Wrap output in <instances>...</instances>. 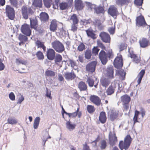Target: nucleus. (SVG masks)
<instances>
[{
    "instance_id": "nucleus-1",
    "label": "nucleus",
    "mask_w": 150,
    "mask_h": 150,
    "mask_svg": "<svg viewBox=\"0 0 150 150\" xmlns=\"http://www.w3.org/2000/svg\"><path fill=\"white\" fill-rule=\"evenodd\" d=\"M113 56L112 50H109L107 53L104 51L101 50L99 54V58L103 65H105L108 62L107 57L109 58H112Z\"/></svg>"
},
{
    "instance_id": "nucleus-2",
    "label": "nucleus",
    "mask_w": 150,
    "mask_h": 150,
    "mask_svg": "<svg viewBox=\"0 0 150 150\" xmlns=\"http://www.w3.org/2000/svg\"><path fill=\"white\" fill-rule=\"evenodd\" d=\"M132 141V138L129 135H127L124 139V142L123 141H120L119 146L121 150L125 149L126 150L129 147Z\"/></svg>"
},
{
    "instance_id": "nucleus-3",
    "label": "nucleus",
    "mask_w": 150,
    "mask_h": 150,
    "mask_svg": "<svg viewBox=\"0 0 150 150\" xmlns=\"http://www.w3.org/2000/svg\"><path fill=\"white\" fill-rule=\"evenodd\" d=\"M85 3L88 7L92 10H94V12L96 14H104L105 11L103 7L100 6H97L95 5L88 2H85Z\"/></svg>"
},
{
    "instance_id": "nucleus-4",
    "label": "nucleus",
    "mask_w": 150,
    "mask_h": 150,
    "mask_svg": "<svg viewBox=\"0 0 150 150\" xmlns=\"http://www.w3.org/2000/svg\"><path fill=\"white\" fill-rule=\"evenodd\" d=\"M51 45L52 47L58 53H61L64 51L63 45L59 41L56 40L52 42Z\"/></svg>"
},
{
    "instance_id": "nucleus-5",
    "label": "nucleus",
    "mask_w": 150,
    "mask_h": 150,
    "mask_svg": "<svg viewBox=\"0 0 150 150\" xmlns=\"http://www.w3.org/2000/svg\"><path fill=\"white\" fill-rule=\"evenodd\" d=\"M21 12L23 18L27 19L29 16L33 14L34 11L31 7L27 8L26 6H23L21 8Z\"/></svg>"
},
{
    "instance_id": "nucleus-6",
    "label": "nucleus",
    "mask_w": 150,
    "mask_h": 150,
    "mask_svg": "<svg viewBox=\"0 0 150 150\" xmlns=\"http://www.w3.org/2000/svg\"><path fill=\"white\" fill-rule=\"evenodd\" d=\"M6 14L9 19L13 20L15 17V11L13 8L10 6L7 5L6 8Z\"/></svg>"
},
{
    "instance_id": "nucleus-7",
    "label": "nucleus",
    "mask_w": 150,
    "mask_h": 150,
    "mask_svg": "<svg viewBox=\"0 0 150 150\" xmlns=\"http://www.w3.org/2000/svg\"><path fill=\"white\" fill-rule=\"evenodd\" d=\"M113 64L115 67L117 68H121L123 66V62L121 55L118 54L117 56L115 59Z\"/></svg>"
},
{
    "instance_id": "nucleus-8",
    "label": "nucleus",
    "mask_w": 150,
    "mask_h": 150,
    "mask_svg": "<svg viewBox=\"0 0 150 150\" xmlns=\"http://www.w3.org/2000/svg\"><path fill=\"white\" fill-rule=\"evenodd\" d=\"M86 82L90 87H92L94 86L95 88H97L99 80H97L96 78H95V80L91 77L87 76Z\"/></svg>"
},
{
    "instance_id": "nucleus-9",
    "label": "nucleus",
    "mask_w": 150,
    "mask_h": 150,
    "mask_svg": "<svg viewBox=\"0 0 150 150\" xmlns=\"http://www.w3.org/2000/svg\"><path fill=\"white\" fill-rule=\"evenodd\" d=\"M117 85V83L115 81L111 83L110 85L106 91V93L107 95H111L114 93Z\"/></svg>"
},
{
    "instance_id": "nucleus-10",
    "label": "nucleus",
    "mask_w": 150,
    "mask_h": 150,
    "mask_svg": "<svg viewBox=\"0 0 150 150\" xmlns=\"http://www.w3.org/2000/svg\"><path fill=\"white\" fill-rule=\"evenodd\" d=\"M146 112L145 110L142 108H140V111H139L137 110L135 111L134 115L133 118L134 123L138 122L137 119L138 115L140 114L142 116V118H143L145 115Z\"/></svg>"
},
{
    "instance_id": "nucleus-11",
    "label": "nucleus",
    "mask_w": 150,
    "mask_h": 150,
    "mask_svg": "<svg viewBox=\"0 0 150 150\" xmlns=\"http://www.w3.org/2000/svg\"><path fill=\"white\" fill-rule=\"evenodd\" d=\"M97 62L93 61L88 64L86 66V71L89 73H92L95 70L96 65Z\"/></svg>"
},
{
    "instance_id": "nucleus-12",
    "label": "nucleus",
    "mask_w": 150,
    "mask_h": 150,
    "mask_svg": "<svg viewBox=\"0 0 150 150\" xmlns=\"http://www.w3.org/2000/svg\"><path fill=\"white\" fill-rule=\"evenodd\" d=\"M109 140L110 145L112 146L117 142V138L116 136L115 133L113 132H110Z\"/></svg>"
},
{
    "instance_id": "nucleus-13",
    "label": "nucleus",
    "mask_w": 150,
    "mask_h": 150,
    "mask_svg": "<svg viewBox=\"0 0 150 150\" xmlns=\"http://www.w3.org/2000/svg\"><path fill=\"white\" fill-rule=\"evenodd\" d=\"M99 36L103 42L107 43L110 42V38L108 33L103 32H101L100 33Z\"/></svg>"
},
{
    "instance_id": "nucleus-14",
    "label": "nucleus",
    "mask_w": 150,
    "mask_h": 150,
    "mask_svg": "<svg viewBox=\"0 0 150 150\" xmlns=\"http://www.w3.org/2000/svg\"><path fill=\"white\" fill-rule=\"evenodd\" d=\"M21 31L23 34L27 36H30L31 32L29 26L27 24L22 25Z\"/></svg>"
},
{
    "instance_id": "nucleus-15",
    "label": "nucleus",
    "mask_w": 150,
    "mask_h": 150,
    "mask_svg": "<svg viewBox=\"0 0 150 150\" xmlns=\"http://www.w3.org/2000/svg\"><path fill=\"white\" fill-rule=\"evenodd\" d=\"M136 25L139 26H142L144 27V26L145 25H147L144 18L142 16H140L137 17Z\"/></svg>"
},
{
    "instance_id": "nucleus-16",
    "label": "nucleus",
    "mask_w": 150,
    "mask_h": 150,
    "mask_svg": "<svg viewBox=\"0 0 150 150\" xmlns=\"http://www.w3.org/2000/svg\"><path fill=\"white\" fill-rule=\"evenodd\" d=\"M55 52L54 50L51 48L47 49V59L50 60H53L55 56Z\"/></svg>"
},
{
    "instance_id": "nucleus-17",
    "label": "nucleus",
    "mask_w": 150,
    "mask_h": 150,
    "mask_svg": "<svg viewBox=\"0 0 150 150\" xmlns=\"http://www.w3.org/2000/svg\"><path fill=\"white\" fill-rule=\"evenodd\" d=\"M108 13L114 18H115L118 14L117 8L114 6H111L109 8Z\"/></svg>"
},
{
    "instance_id": "nucleus-18",
    "label": "nucleus",
    "mask_w": 150,
    "mask_h": 150,
    "mask_svg": "<svg viewBox=\"0 0 150 150\" xmlns=\"http://www.w3.org/2000/svg\"><path fill=\"white\" fill-rule=\"evenodd\" d=\"M90 100L97 106H99L100 104V100L98 97L94 95L91 96L90 97Z\"/></svg>"
},
{
    "instance_id": "nucleus-19",
    "label": "nucleus",
    "mask_w": 150,
    "mask_h": 150,
    "mask_svg": "<svg viewBox=\"0 0 150 150\" xmlns=\"http://www.w3.org/2000/svg\"><path fill=\"white\" fill-rule=\"evenodd\" d=\"M64 76L65 79L68 81L72 80L76 77V76L74 72H65Z\"/></svg>"
},
{
    "instance_id": "nucleus-20",
    "label": "nucleus",
    "mask_w": 150,
    "mask_h": 150,
    "mask_svg": "<svg viewBox=\"0 0 150 150\" xmlns=\"http://www.w3.org/2000/svg\"><path fill=\"white\" fill-rule=\"evenodd\" d=\"M111 81L108 79L102 78L100 80V83L103 87L106 88L110 84Z\"/></svg>"
},
{
    "instance_id": "nucleus-21",
    "label": "nucleus",
    "mask_w": 150,
    "mask_h": 150,
    "mask_svg": "<svg viewBox=\"0 0 150 150\" xmlns=\"http://www.w3.org/2000/svg\"><path fill=\"white\" fill-rule=\"evenodd\" d=\"M75 7L76 10H80L83 8L84 6L81 0H75Z\"/></svg>"
},
{
    "instance_id": "nucleus-22",
    "label": "nucleus",
    "mask_w": 150,
    "mask_h": 150,
    "mask_svg": "<svg viewBox=\"0 0 150 150\" xmlns=\"http://www.w3.org/2000/svg\"><path fill=\"white\" fill-rule=\"evenodd\" d=\"M106 74L109 78L111 79L113 78V69L112 66L108 67L106 69Z\"/></svg>"
},
{
    "instance_id": "nucleus-23",
    "label": "nucleus",
    "mask_w": 150,
    "mask_h": 150,
    "mask_svg": "<svg viewBox=\"0 0 150 150\" xmlns=\"http://www.w3.org/2000/svg\"><path fill=\"white\" fill-rule=\"evenodd\" d=\"M86 32L88 37L91 38L93 39L96 38V35L94 33L93 30L91 28L88 29L86 30Z\"/></svg>"
},
{
    "instance_id": "nucleus-24",
    "label": "nucleus",
    "mask_w": 150,
    "mask_h": 150,
    "mask_svg": "<svg viewBox=\"0 0 150 150\" xmlns=\"http://www.w3.org/2000/svg\"><path fill=\"white\" fill-rule=\"evenodd\" d=\"M140 46L142 48L147 47L149 44V40L146 38H143L139 41Z\"/></svg>"
},
{
    "instance_id": "nucleus-25",
    "label": "nucleus",
    "mask_w": 150,
    "mask_h": 150,
    "mask_svg": "<svg viewBox=\"0 0 150 150\" xmlns=\"http://www.w3.org/2000/svg\"><path fill=\"white\" fill-rule=\"evenodd\" d=\"M66 126L67 128L71 131L75 129L76 125L75 124L72 123L70 121H67L66 123Z\"/></svg>"
},
{
    "instance_id": "nucleus-26",
    "label": "nucleus",
    "mask_w": 150,
    "mask_h": 150,
    "mask_svg": "<svg viewBox=\"0 0 150 150\" xmlns=\"http://www.w3.org/2000/svg\"><path fill=\"white\" fill-rule=\"evenodd\" d=\"M57 24L56 21L55 20H53L51 22L50 25V30L52 32H54L57 30Z\"/></svg>"
},
{
    "instance_id": "nucleus-27",
    "label": "nucleus",
    "mask_w": 150,
    "mask_h": 150,
    "mask_svg": "<svg viewBox=\"0 0 150 150\" xmlns=\"http://www.w3.org/2000/svg\"><path fill=\"white\" fill-rule=\"evenodd\" d=\"M30 24L32 28L36 29L37 27L38 21L35 18L32 19L30 18Z\"/></svg>"
},
{
    "instance_id": "nucleus-28",
    "label": "nucleus",
    "mask_w": 150,
    "mask_h": 150,
    "mask_svg": "<svg viewBox=\"0 0 150 150\" xmlns=\"http://www.w3.org/2000/svg\"><path fill=\"white\" fill-rule=\"evenodd\" d=\"M78 88L81 91H84L87 90V85L84 82L82 81L79 83Z\"/></svg>"
},
{
    "instance_id": "nucleus-29",
    "label": "nucleus",
    "mask_w": 150,
    "mask_h": 150,
    "mask_svg": "<svg viewBox=\"0 0 150 150\" xmlns=\"http://www.w3.org/2000/svg\"><path fill=\"white\" fill-rule=\"evenodd\" d=\"M41 20L43 22L48 21L49 19L48 14L45 12H42L40 15Z\"/></svg>"
},
{
    "instance_id": "nucleus-30",
    "label": "nucleus",
    "mask_w": 150,
    "mask_h": 150,
    "mask_svg": "<svg viewBox=\"0 0 150 150\" xmlns=\"http://www.w3.org/2000/svg\"><path fill=\"white\" fill-rule=\"evenodd\" d=\"M99 120L102 123H104L106 120V117L105 112H101L100 114Z\"/></svg>"
},
{
    "instance_id": "nucleus-31",
    "label": "nucleus",
    "mask_w": 150,
    "mask_h": 150,
    "mask_svg": "<svg viewBox=\"0 0 150 150\" xmlns=\"http://www.w3.org/2000/svg\"><path fill=\"white\" fill-rule=\"evenodd\" d=\"M121 100L123 103H129L130 100V97L127 95H125L121 97Z\"/></svg>"
},
{
    "instance_id": "nucleus-32",
    "label": "nucleus",
    "mask_w": 150,
    "mask_h": 150,
    "mask_svg": "<svg viewBox=\"0 0 150 150\" xmlns=\"http://www.w3.org/2000/svg\"><path fill=\"white\" fill-rule=\"evenodd\" d=\"M129 52H130L129 50ZM128 56L132 58H133L134 61L136 63L139 62L140 61V59L137 57L136 55L134 54L133 53H131L129 52V54L128 55Z\"/></svg>"
},
{
    "instance_id": "nucleus-33",
    "label": "nucleus",
    "mask_w": 150,
    "mask_h": 150,
    "mask_svg": "<svg viewBox=\"0 0 150 150\" xmlns=\"http://www.w3.org/2000/svg\"><path fill=\"white\" fill-rule=\"evenodd\" d=\"M130 0H116L117 4L119 6H122L124 4H127Z\"/></svg>"
},
{
    "instance_id": "nucleus-34",
    "label": "nucleus",
    "mask_w": 150,
    "mask_h": 150,
    "mask_svg": "<svg viewBox=\"0 0 150 150\" xmlns=\"http://www.w3.org/2000/svg\"><path fill=\"white\" fill-rule=\"evenodd\" d=\"M32 5L35 7L40 8L42 7V0H33Z\"/></svg>"
},
{
    "instance_id": "nucleus-35",
    "label": "nucleus",
    "mask_w": 150,
    "mask_h": 150,
    "mask_svg": "<svg viewBox=\"0 0 150 150\" xmlns=\"http://www.w3.org/2000/svg\"><path fill=\"white\" fill-rule=\"evenodd\" d=\"M36 45L38 48H42L44 51L46 50V47L44 45V43L39 40H37L35 42Z\"/></svg>"
},
{
    "instance_id": "nucleus-36",
    "label": "nucleus",
    "mask_w": 150,
    "mask_h": 150,
    "mask_svg": "<svg viewBox=\"0 0 150 150\" xmlns=\"http://www.w3.org/2000/svg\"><path fill=\"white\" fill-rule=\"evenodd\" d=\"M55 75V73L54 71L50 70L47 69L45 71V75L48 77H54Z\"/></svg>"
},
{
    "instance_id": "nucleus-37",
    "label": "nucleus",
    "mask_w": 150,
    "mask_h": 150,
    "mask_svg": "<svg viewBox=\"0 0 150 150\" xmlns=\"http://www.w3.org/2000/svg\"><path fill=\"white\" fill-rule=\"evenodd\" d=\"M40 120V118L39 117H37L35 118L33 124V127L34 129L38 128L39 125Z\"/></svg>"
},
{
    "instance_id": "nucleus-38",
    "label": "nucleus",
    "mask_w": 150,
    "mask_h": 150,
    "mask_svg": "<svg viewBox=\"0 0 150 150\" xmlns=\"http://www.w3.org/2000/svg\"><path fill=\"white\" fill-rule=\"evenodd\" d=\"M18 39L21 42L24 43H25L28 40V38L26 36L21 34L19 35Z\"/></svg>"
},
{
    "instance_id": "nucleus-39",
    "label": "nucleus",
    "mask_w": 150,
    "mask_h": 150,
    "mask_svg": "<svg viewBox=\"0 0 150 150\" xmlns=\"http://www.w3.org/2000/svg\"><path fill=\"white\" fill-rule=\"evenodd\" d=\"M54 58L55 62L56 64H58V63L61 62L62 60V57L59 54H57L56 56H55Z\"/></svg>"
},
{
    "instance_id": "nucleus-40",
    "label": "nucleus",
    "mask_w": 150,
    "mask_h": 150,
    "mask_svg": "<svg viewBox=\"0 0 150 150\" xmlns=\"http://www.w3.org/2000/svg\"><path fill=\"white\" fill-rule=\"evenodd\" d=\"M92 55V52L91 50H87L85 53V57L87 59H90Z\"/></svg>"
},
{
    "instance_id": "nucleus-41",
    "label": "nucleus",
    "mask_w": 150,
    "mask_h": 150,
    "mask_svg": "<svg viewBox=\"0 0 150 150\" xmlns=\"http://www.w3.org/2000/svg\"><path fill=\"white\" fill-rule=\"evenodd\" d=\"M8 123L11 125L15 124L18 122L17 120L14 117H9L7 120Z\"/></svg>"
},
{
    "instance_id": "nucleus-42",
    "label": "nucleus",
    "mask_w": 150,
    "mask_h": 150,
    "mask_svg": "<svg viewBox=\"0 0 150 150\" xmlns=\"http://www.w3.org/2000/svg\"><path fill=\"white\" fill-rule=\"evenodd\" d=\"M16 63L17 65L20 64L26 65L27 63V61L23 60L20 58L16 59Z\"/></svg>"
},
{
    "instance_id": "nucleus-43",
    "label": "nucleus",
    "mask_w": 150,
    "mask_h": 150,
    "mask_svg": "<svg viewBox=\"0 0 150 150\" xmlns=\"http://www.w3.org/2000/svg\"><path fill=\"white\" fill-rule=\"evenodd\" d=\"M69 63L71 65V67L75 70H77V66L76 62L73 60L70 59L69 60Z\"/></svg>"
},
{
    "instance_id": "nucleus-44",
    "label": "nucleus",
    "mask_w": 150,
    "mask_h": 150,
    "mask_svg": "<svg viewBox=\"0 0 150 150\" xmlns=\"http://www.w3.org/2000/svg\"><path fill=\"white\" fill-rule=\"evenodd\" d=\"M87 109L88 112L90 113H92L95 110L94 106L91 105H88Z\"/></svg>"
},
{
    "instance_id": "nucleus-45",
    "label": "nucleus",
    "mask_w": 150,
    "mask_h": 150,
    "mask_svg": "<svg viewBox=\"0 0 150 150\" xmlns=\"http://www.w3.org/2000/svg\"><path fill=\"white\" fill-rule=\"evenodd\" d=\"M36 55L39 60L43 59L44 58V56L43 53L40 51H39L37 52Z\"/></svg>"
},
{
    "instance_id": "nucleus-46",
    "label": "nucleus",
    "mask_w": 150,
    "mask_h": 150,
    "mask_svg": "<svg viewBox=\"0 0 150 150\" xmlns=\"http://www.w3.org/2000/svg\"><path fill=\"white\" fill-rule=\"evenodd\" d=\"M118 115V114L112 111L110 117V119L111 120H113L117 118Z\"/></svg>"
},
{
    "instance_id": "nucleus-47",
    "label": "nucleus",
    "mask_w": 150,
    "mask_h": 150,
    "mask_svg": "<svg viewBox=\"0 0 150 150\" xmlns=\"http://www.w3.org/2000/svg\"><path fill=\"white\" fill-rule=\"evenodd\" d=\"M70 20L72 21L73 23H78L79 20L75 14H73L71 17Z\"/></svg>"
},
{
    "instance_id": "nucleus-48",
    "label": "nucleus",
    "mask_w": 150,
    "mask_h": 150,
    "mask_svg": "<svg viewBox=\"0 0 150 150\" xmlns=\"http://www.w3.org/2000/svg\"><path fill=\"white\" fill-rule=\"evenodd\" d=\"M118 73L120 75L121 77V79L122 80L124 79L125 76V72L124 71V70L121 69L118 71Z\"/></svg>"
},
{
    "instance_id": "nucleus-49",
    "label": "nucleus",
    "mask_w": 150,
    "mask_h": 150,
    "mask_svg": "<svg viewBox=\"0 0 150 150\" xmlns=\"http://www.w3.org/2000/svg\"><path fill=\"white\" fill-rule=\"evenodd\" d=\"M68 5L67 3L64 2L60 3L59 4L60 9L62 10H63L67 8Z\"/></svg>"
},
{
    "instance_id": "nucleus-50",
    "label": "nucleus",
    "mask_w": 150,
    "mask_h": 150,
    "mask_svg": "<svg viewBox=\"0 0 150 150\" xmlns=\"http://www.w3.org/2000/svg\"><path fill=\"white\" fill-rule=\"evenodd\" d=\"M45 6L49 8L51 5V0H43Z\"/></svg>"
},
{
    "instance_id": "nucleus-51",
    "label": "nucleus",
    "mask_w": 150,
    "mask_h": 150,
    "mask_svg": "<svg viewBox=\"0 0 150 150\" xmlns=\"http://www.w3.org/2000/svg\"><path fill=\"white\" fill-rule=\"evenodd\" d=\"M11 5L14 7H18L17 0H10Z\"/></svg>"
},
{
    "instance_id": "nucleus-52",
    "label": "nucleus",
    "mask_w": 150,
    "mask_h": 150,
    "mask_svg": "<svg viewBox=\"0 0 150 150\" xmlns=\"http://www.w3.org/2000/svg\"><path fill=\"white\" fill-rule=\"evenodd\" d=\"M85 48V45L82 43H81L78 47V50L79 51H82Z\"/></svg>"
},
{
    "instance_id": "nucleus-53",
    "label": "nucleus",
    "mask_w": 150,
    "mask_h": 150,
    "mask_svg": "<svg viewBox=\"0 0 150 150\" xmlns=\"http://www.w3.org/2000/svg\"><path fill=\"white\" fill-rule=\"evenodd\" d=\"M101 146L100 148L102 149H104L107 146V143L106 141L105 140H102L100 142Z\"/></svg>"
},
{
    "instance_id": "nucleus-54",
    "label": "nucleus",
    "mask_w": 150,
    "mask_h": 150,
    "mask_svg": "<svg viewBox=\"0 0 150 150\" xmlns=\"http://www.w3.org/2000/svg\"><path fill=\"white\" fill-rule=\"evenodd\" d=\"M143 0H135L134 4L137 6H141L143 3Z\"/></svg>"
},
{
    "instance_id": "nucleus-55",
    "label": "nucleus",
    "mask_w": 150,
    "mask_h": 150,
    "mask_svg": "<svg viewBox=\"0 0 150 150\" xmlns=\"http://www.w3.org/2000/svg\"><path fill=\"white\" fill-rule=\"evenodd\" d=\"M99 50L97 47H94L92 50V53L96 55L98 54Z\"/></svg>"
},
{
    "instance_id": "nucleus-56",
    "label": "nucleus",
    "mask_w": 150,
    "mask_h": 150,
    "mask_svg": "<svg viewBox=\"0 0 150 150\" xmlns=\"http://www.w3.org/2000/svg\"><path fill=\"white\" fill-rule=\"evenodd\" d=\"M77 23H74L73 24L71 25V30L74 32L77 30V27L76 24Z\"/></svg>"
},
{
    "instance_id": "nucleus-57",
    "label": "nucleus",
    "mask_w": 150,
    "mask_h": 150,
    "mask_svg": "<svg viewBox=\"0 0 150 150\" xmlns=\"http://www.w3.org/2000/svg\"><path fill=\"white\" fill-rule=\"evenodd\" d=\"M108 30L111 34H113L115 32V27H112L108 28Z\"/></svg>"
},
{
    "instance_id": "nucleus-58",
    "label": "nucleus",
    "mask_w": 150,
    "mask_h": 150,
    "mask_svg": "<svg viewBox=\"0 0 150 150\" xmlns=\"http://www.w3.org/2000/svg\"><path fill=\"white\" fill-rule=\"evenodd\" d=\"M9 97L10 99L12 100H15V96L14 93L12 92H11L9 95Z\"/></svg>"
},
{
    "instance_id": "nucleus-59",
    "label": "nucleus",
    "mask_w": 150,
    "mask_h": 150,
    "mask_svg": "<svg viewBox=\"0 0 150 150\" xmlns=\"http://www.w3.org/2000/svg\"><path fill=\"white\" fill-rule=\"evenodd\" d=\"M126 48L125 45L124 43H121L120 45L119 48L120 49V51H122L124 50Z\"/></svg>"
},
{
    "instance_id": "nucleus-60",
    "label": "nucleus",
    "mask_w": 150,
    "mask_h": 150,
    "mask_svg": "<svg viewBox=\"0 0 150 150\" xmlns=\"http://www.w3.org/2000/svg\"><path fill=\"white\" fill-rule=\"evenodd\" d=\"M59 30L60 33L62 34L63 35H65L67 34V32L63 27H62Z\"/></svg>"
},
{
    "instance_id": "nucleus-61",
    "label": "nucleus",
    "mask_w": 150,
    "mask_h": 150,
    "mask_svg": "<svg viewBox=\"0 0 150 150\" xmlns=\"http://www.w3.org/2000/svg\"><path fill=\"white\" fill-rule=\"evenodd\" d=\"M46 96L47 97L49 98L50 99H51L52 98V97L51 96V92L50 91H49L48 90L47 88H46Z\"/></svg>"
},
{
    "instance_id": "nucleus-62",
    "label": "nucleus",
    "mask_w": 150,
    "mask_h": 150,
    "mask_svg": "<svg viewBox=\"0 0 150 150\" xmlns=\"http://www.w3.org/2000/svg\"><path fill=\"white\" fill-rule=\"evenodd\" d=\"M69 117H76L77 115L76 112H74L72 113H68L67 114Z\"/></svg>"
},
{
    "instance_id": "nucleus-63",
    "label": "nucleus",
    "mask_w": 150,
    "mask_h": 150,
    "mask_svg": "<svg viewBox=\"0 0 150 150\" xmlns=\"http://www.w3.org/2000/svg\"><path fill=\"white\" fill-rule=\"evenodd\" d=\"M97 45L99 47L103 49L105 48V47L103 45V43L100 41H97Z\"/></svg>"
},
{
    "instance_id": "nucleus-64",
    "label": "nucleus",
    "mask_w": 150,
    "mask_h": 150,
    "mask_svg": "<svg viewBox=\"0 0 150 150\" xmlns=\"http://www.w3.org/2000/svg\"><path fill=\"white\" fill-rule=\"evenodd\" d=\"M145 71L142 69L141 70V71L140 72L138 76L142 78L145 74Z\"/></svg>"
}]
</instances>
